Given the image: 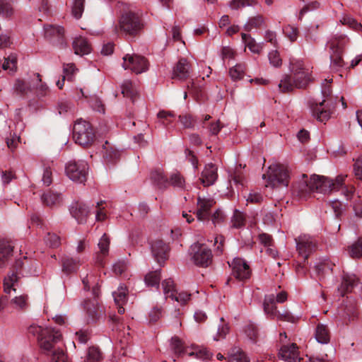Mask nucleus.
<instances>
[{
    "mask_svg": "<svg viewBox=\"0 0 362 362\" xmlns=\"http://www.w3.org/2000/svg\"><path fill=\"white\" fill-rule=\"evenodd\" d=\"M28 331L29 334L37 337L40 349L45 354L51 356L52 362H67L64 349L59 344L62 338L59 330L32 325Z\"/></svg>",
    "mask_w": 362,
    "mask_h": 362,
    "instance_id": "f257e3e1",
    "label": "nucleus"
},
{
    "mask_svg": "<svg viewBox=\"0 0 362 362\" xmlns=\"http://www.w3.org/2000/svg\"><path fill=\"white\" fill-rule=\"evenodd\" d=\"M342 177H338L335 181L324 176L313 175L310 177L303 174L293 184L292 194L300 199H305L311 192L317 191L321 193H329L333 187L341 184Z\"/></svg>",
    "mask_w": 362,
    "mask_h": 362,
    "instance_id": "f03ea898",
    "label": "nucleus"
},
{
    "mask_svg": "<svg viewBox=\"0 0 362 362\" xmlns=\"http://www.w3.org/2000/svg\"><path fill=\"white\" fill-rule=\"evenodd\" d=\"M312 69L310 64L300 59L290 60V70L293 74L285 75L281 80L279 88L282 92L292 91L295 88H305L312 81Z\"/></svg>",
    "mask_w": 362,
    "mask_h": 362,
    "instance_id": "7ed1b4c3",
    "label": "nucleus"
},
{
    "mask_svg": "<svg viewBox=\"0 0 362 362\" xmlns=\"http://www.w3.org/2000/svg\"><path fill=\"white\" fill-rule=\"evenodd\" d=\"M144 28L143 21L140 16L132 11H124L115 27L117 32L128 38H135L139 36Z\"/></svg>",
    "mask_w": 362,
    "mask_h": 362,
    "instance_id": "20e7f679",
    "label": "nucleus"
},
{
    "mask_svg": "<svg viewBox=\"0 0 362 362\" xmlns=\"http://www.w3.org/2000/svg\"><path fill=\"white\" fill-rule=\"evenodd\" d=\"M332 80L329 81L331 83ZM332 90L328 84V81L325 80L322 85V95L324 98L322 102H315L310 105L313 115L320 122L327 120L332 114L331 109L334 107V103L329 100L331 96Z\"/></svg>",
    "mask_w": 362,
    "mask_h": 362,
    "instance_id": "39448f33",
    "label": "nucleus"
},
{
    "mask_svg": "<svg viewBox=\"0 0 362 362\" xmlns=\"http://www.w3.org/2000/svg\"><path fill=\"white\" fill-rule=\"evenodd\" d=\"M267 186L272 187H288L290 175L287 168L281 164H272L269 167Z\"/></svg>",
    "mask_w": 362,
    "mask_h": 362,
    "instance_id": "423d86ee",
    "label": "nucleus"
},
{
    "mask_svg": "<svg viewBox=\"0 0 362 362\" xmlns=\"http://www.w3.org/2000/svg\"><path fill=\"white\" fill-rule=\"evenodd\" d=\"M94 133L90 124L82 119H77L73 128L75 142L81 146H88L94 139Z\"/></svg>",
    "mask_w": 362,
    "mask_h": 362,
    "instance_id": "0eeeda50",
    "label": "nucleus"
},
{
    "mask_svg": "<svg viewBox=\"0 0 362 362\" xmlns=\"http://www.w3.org/2000/svg\"><path fill=\"white\" fill-rule=\"evenodd\" d=\"M88 169V163L86 161H70L66 165L65 172L72 181L83 183L86 180Z\"/></svg>",
    "mask_w": 362,
    "mask_h": 362,
    "instance_id": "6e6552de",
    "label": "nucleus"
},
{
    "mask_svg": "<svg viewBox=\"0 0 362 362\" xmlns=\"http://www.w3.org/2000/svg\"><path fill=\"white\" fill-rule=\"evenodd\" d=\"M122 67L139 74L145 72L148 69V62L144 57L135 54H126L122 57Z\"/></svg>",
    "mask_w": 362,
    "mask_h": 362,
    "instance_id": "1a4fd4ad",
    "label": "nucleus"
},
{
    "mask_svg": "<svg viewBox=\"0 0 362 362\" xmlns=\"http://www.w3.org/2000/svg\"><path fill=\"white\" fill-rule=\"evenodd\" d=\"M296 243V250L304 261H306L308 257L317 249L316 240L309 235H301L295 239Z\"/></svg>",
    "mask_w": 362,
    "mask_h": 362,
    "instance_id": "9d476101",
    "label": "nucleus"
},
{
    "mask_svg": "<svg viewBox=\"0 0 362 362\" xmlns=\"http://www.w3.org/2000/svg\"><path fill=\"white\" fill-rule=\"evenodd\" d=\"M192 260L194 263L200 267H208L212 262V253L206 246L195 243L191 247Z\"/></svg>",
    "mask_w": 362,
    "mask_h": 362,
    "instance_id": "9b49d317",
    "label": "nucleus"
},
{
    "mask_svg": "<svg viewBox=\"0 0 362 362\" xmlns=\"http://www.w3.org/2000/svg\"><path fill=\"white\" fill-rule=\"evenodd\" d=\"M233 275L238 279L243 281L250 278L251 271L249 265L241 258H235L229 263Z\"/></svg>",
    "mask_w": 362,
    "mask_h": 362,
    "instance_id": "f8f14e48",
    "label": "nucleus"
},
{
    "mask_svg": "<svg viewBox=\"0 0 362 362\" xmlns=\"http://www.w3.org/2000/svg\"><path fill=\"white\" fill-rule=\"evenodd\" d=\"M84 312L86 321L88 324L96 322L104 315V311L95 300L85 301Z\"/></svg>",
    "mask_w": 362,
    "mask_h": 362,
    "instance_id": "ddd939ff",
    "label": "nucleus"
},
{
    "mask_svg": "<svg viewBox=\"0 0 362 362\" xmlns=\"http://www.w3.org/2000/svg\"><path fill=\"white\" fill-rule=\"evenodd\" d=\"M215 202L212 199L202 198L197 199V210L196 216L199 221H208L210 215V210Z\"/></svg>",
    "mask_w": 362,
    "mask_h": 362,
    "instance_id": "4468645a",
    "label": "nucleus"
},
{
    "mask_svg": "<svg viewBox=\"0 0 362 362\" xmlns=\"http://www.w3.org/2000/svg\"><path fill=\"white\" fill-rule=\"evenodd\" d=\"M45 37L52 41L57 45H64V28L61 26L47 25L45 26Z\"/></svg>",
    "mask_w": 362,
    "mask_h": 362,
    "instance_id": "2eb2a0df",
    "label": "nucleus"
},
{
    "mask_svg": "<svg viewBox=\"0 0 362 362\" xmlns=\"http://www.w3.org/2000/svg\"><path fill=\"white\" fill-rule=\"evenodd\" d=\"M279 356L287 362H300L301 358L296 344L282 346L279 350Z\"/></svg>",
    "mask_w": 362,
    "mask_h": 362,
    "instance_id": "dca6fc26",
    "label": "nucleus"
},
{
    "mask_svg": "<svg viewBox=\"0 0 362 362\" xmlns=\"http://www.w3.org/2000/svg\"><path fill=\"white\" fill-rule=\"evenodd\" d=\"M69 211L72 217H74L78 223H86L89 214V209L85 204L78 202H74L71 204Z\"/></svg>",
    "mask_w": 362,
    "mask_h": 362,
    "instance_id": "f3484780",
    "label": "nucleus"
},
{
    "mask_svg": "<svg viewBox=\"0 0 362 362\" xmlns=\"http://www.w3.org/2000/svg\"><path fill=\"white\" fill-rule=\"evenodd\" d=\"M189 64L186 59H179L173 70L172 78L183 81L189 76Z\"/></svg>",
    "mask_w": 362,
    "mask_h": 362,
    "instance_id": "a211bd4d",
    "label": "nucleus"
},
{
    "mask_svg": "<svg viewBox=\"0 0 362 362\" xmlns=\"http://www.w3.org/2000/svg\"><path fill=\"white\" fill-rule=\"evenodd\" d=\"M218 178L217 168L212 163L206 165L202 173L200 181L204 186H210L215 183Z\"/></svg>",
    "mask_w": 362,
    "mask_h": 362,
    "instance_id": "6ab92c4d",
    "label": "nucleus"
},
{
    "mask_svg": "<svg viewBox=\"0 0 362 362\" xmlns=\"http://www.w3.org/2000/svg\"><path fill=\"white\" fill-rule=\"evenodd\" d=\"M151 252L158 263L161 264L168 257V246L163 240H156L151 245Z\"/></svg>",
    "mask_w": 362,
    "mask_h": 362,
    "instance_id": "aec40b11",
    "label": "nucleus"
},
{
    "mask_svg": "<svg viewBox=\"0 0 362 362\" xmlns=\"http://www.w3.org/2000/svg\"><path fill=\"white\" fill-rule=\"evenodd\" d=\"M358 278L354 274H344L342 276V281L340 286L338 288V291L341 296H344L346 293L351 292L352 289L358 284Z\"/></svg>",
    "mask_w": 362,
    "mask_h": 362,
    "instance_id": "412c9836",
    "label": "nucleus"
},
{
    "mask_svg": "<svg viewBox=\"0 0 362 362\" xmlns=\"http://www.w3.org/2000/svg\"><path fill=\"white\" fill-rule=\"evenodd\" d=\"M115 303L117 307L118 313L123 314L124 308L123 305L127 300V288L124 285H120L116 291L112 293Z\"/></svg>",
    "mask_w": 362,
    "mask_h": 362,
    "instance_id": "4be33fe9",
    "label": "nucleus"
},
{
    "mask_svg": "<svg viewBox=\"0 0 362 362\" xmlns=\"http://www.w3.org/2000/svg\"><path fill=\"white\" fill-rule=\"evenodd\" d=\"M13 246L6 240H0V269L5 267L12 255Z\"/></svg>",
    "mask_w": 362,
    "mask_h": 362,
    "instance_id": "5701e85b",
    "label": "nucleus"
},
{
    "mask_svg": "<svg viewBox=\"0 0 362 362\" xmlns=\"http://www.w3.org/2000/svg\"><path fill=\"white\" fill-rule=\"evenodd\" d=\"M72 46L74 53L77 55L83 56L88 54L91 52L90 43L85 37L81 36L74 39Z\"/></svg>",
    "mask_w": 362,
    "mask_h": 362,
    "instance_id": "b1692460",
    "label": "nucleus"
},
{
    "mask_svg": "<svg viewBox=\"0 0 362 362\" xmlns=\"http://www.w3.org/2000/svg\"><path fill=\"white\" fill-rule=\"evenodd\" d=\"M329 47L333 54H342L349 43V39L344 35L333 37L329 41Z\"/></svg>",
    "mask_w": 362,
    "mask_h": 362,
    "instance_id": "393cba45",
    "label": "nucleus"
},
{
    "mask_svg": "<svg viewBox=\"0 0 362 362\" xmlns=\"http://www.w3.org/2000/svg\"><path fill=\"white\" fill-rule=\"evenodd\" d=\"M263 308L264 313L272 318H275L277 315L278 310H276L275 303V296L274 294L266 295L264 299Z\"/></svg>",
    "mask_w": 362,
    "mask_h": 362,
    "instance_id": "a878e982",
    "label": "nucleus"
},
{
    "mask_svg": "<svg viewBox=\"0 0 362 362\" xmlns=\"http://www.w3.org/2000/svg\"><path fill=\"white\" fill-rule=\"evenodd\" d=\"M98 246L100 251L97 256L96 262L102 265L103 258L108 255L109 252L110 240L106 234H103V235L101 237Z\"/></svg>",
    "mask_w": 362,
    "mask_h": 362,
    "instance_id": "bb28decb",
    "label": "nucleus"
},
{
    "mask_svg": "<svg viewBox=\"0 0 362 362\" xmlns=\"http://www.w3.org/2000/svg\"><path fill=\"white\" fill-rule=\"evenodd\" d=\"M42 202L48 206H58L62 201L61 194L49 191L44 193L41 197Z\"/></svg>",
    "mask_w": 362,
    "mask_h": 362,
    "instance_id": "cd10ccee",
    "label": "nucleus"
},
{
    "mask_svg": "<svg viewBox=\"0 0 362 362\" xmlns=\"http://www.w3.org/2000/svg\"><path fill=\"white\" fill-rule=\"evenodd\" d=\"M34 78L32 79V86L36 89V93L39 98L45 97L49 93L48 86L42 82L40 75L35 74Z\"/></svg>",
    "mask_w": 362,
    "mask_h": 362,
    "instance_id": "c85d7f7f",
    "label": "nucleus"
},
{
    "mask_svg": "<svg viewBox=\"0 0 362 362\" xmlns=\"http://www.w3.org/2000/svg\"><path fill=\"white\" fill-rule=\"evenodd\" d=\"M315 337L317 342L327 344L330 340L329 331L323 324H318L315 329Z\"/></svg>",
    "mask_w": 362,
    "mask_h": 362,
    "instance_id": "c756f323",
    "label": "nucleus"
},
{
    "mask_svg": "<svg viewBox=\"0 0 362 362\" xmlns=\"http://www.w3.org/2000/svg\"><path fill=\"white\" fill-rule=\"evenodd\" d=\"M81 264V260L79 258L74 259L67 257L62 261V269L67 274L72 273L76 272Z\"/></svg>",
    "mask_w": 362,
    "mask_h": 362,
    "instance_id": "7c9ffc66",
    "label": "nucleus"
},
{
    "mask_svg": "<svg viewBox=\"0 0 362 362\" xmlns=\"http://www.w3.org/2000/svg\"><path fill=\"white\" fill-rule=\"evenodd\" d=\"M151 178L160 188H165L168 186V179L160 169L152 171Z\"/></svg>",
    "mask_w": 362,
    "mask_h": 362,
    "instance_id": "2f4dec72",
    "label": "nucleus"
},
{
    "mask_svg": "<svg viewBox=\"0 0 362 362\" xmlns=\"http://www.w3.org/2000/svg\"><path fill=\"white\" fill-rule=\"evenodd\" d=\"M241 36L245 46L248 47L252 52L259 54L262 51L263 48L262 45L257 43L250 35L242 33Z\"/></svg>",
    "mask_w": 362,
    "mask_h": 362,
    "instance_id": "473e14b6",
    "label": "nucleus"
},
{
    "mask_svg": "<svg viewBox=\"0 0 362 362\" xmlns=\"http://www.w3.org/2000/svg\"><path fill=\"white\" fill-rule=\"evenodd\" d=\"M243 331L245 336L251 342H257L259 337V332L256 325L250 322L245 326Z\"/></svg>",
    "mask_w": 362,
    "mask_h": 362,
    "instance_id": "72a5a7b5",
    "label": "nucleus"
},
{
    "mask_svg": "<svg viewBox=\"0 0 362 362\" xmlns=\"http://www.w3.org/2000/svg\"><path fill=\"white\" fill-rule=\"evenodd\" d=\"M28 298L27 295L17 296L11 299V305L18 310H25L28 308Z\"/></svg>",
    "mask_w": 362,
    "mask_h": 362,
    "instance_id": "f704fd0d",
    "label": "nucleus"
},
{
    "mask_svg": "<svg viewBox=\"0 0 362 362\" xmlns=\"http://www.w3.org/2000/svg\"><path fill=\"white\" fill-rule=\"evenodd\" d=\"M13 90L18 95H25L32 90V81L28 83L18 78L15 81Z\"/></svg>",
    "mask_w": 362,
    "mask_h": 362,
    "instance_id": "c9c22d12",
    "label": "nucleus"
},
{
    "mask_svg": "<svg viewBox=\"0 0 362 362\" xmlns=\"http://www.w3.org/2000/svg\"><path fill=\"white\" fill-rule=\"evenodd\" d=\"M348 253L354 259L362 257V236L348 247Z\"/></svg>",
    "mask_w": 362,
    "mask_h": 362,
    "instance_id": "e433bc0d",
    "label": "nucleus"
},
{
    "mask_svg": "<svg viewBox=\"0 0 362 362\" xmlns=\"http://www.w3.org/2000/svg\"><path fill=\"white\" fill-rule=\"evenodd\" d=\"M221 323L218 325L216 334L214 337V341H219L225 339L226 335L229 333L230 327L227 322L225 321L223 317L220 318Z\"/></svg>",
    "mask_w": 362,
    "mask_h": 362,
    "instance_id": "4c0bfd02",
    "label": "nucleus"
},
{
    "mask_svg": "<svg viewBox=\"0 0 362 362\" xmlns=\"http://www.w3.org/2000/svg\"><path fill=\"white\" fill-rule=\"evenodd\" d=\"M107 146L104 147L105 152L103 157L108 163H113L119 159L120 153L118 150L115 149L112 146H109L107 142H106Z\"/></svg>",
    "mask_w": 362,
    "mask_h": 362,
    "instance_id": "58836bf2",
    "label": "nucleus"
},
{
    "mask_svg": "<svg viewBox=\"0 0 362 362\" xmlns=\"http://www.w3.org/2000/svg\"><path fill=\"white\" fill-rule=\"evenodd\" d=\"M18 279V275L15 272H12L5 277L4 287L6 293H10L11 290L16 291L14 286L17 284Z\"/></svg>",
    "mask_w": 362,
    "mask_h": 362,
    "instance_id": "ea45409f",
    "label": "nucleus"
},
{
    "mask_svg": "<svg viewBox=\"0 0 362 362\" xmlns=\"http://www.w3.org/2000/svg\"><path fill=\"white\" fill-rule=\"evenodd\" d=\"M339 177H343L341 184H340L337 187L336 186L335 187H333V189H332V190H330L329 192H331L333 191L341 190V193L344 195V197H346V199H351V197L354 194V188L353 187H348L347 186L344 185V180L346 176L339 175L336 177V179L334 181H335Z\"/></svg>",
    "mask_w": 362,
    "mask_h": 362,
    "instance_id": "a19ab883",
    "label": "nucleus"
},
{
    "mask_svg": "<svg viewBox=\"0 0 362 362\" xmlns=\"http://www.w3.org/2000/svg\"><path fill=\"white\" fill-rule=\"evenodd\" d=\"M162 288L165 299L174 298L176 292L175 284L171 279H165L162 282Z\"/></svg>",
    "mask_w": 362,
    "mask_h": 362,
    "instance_id": "79ce46f5",
    "label": "nucleus"
},
{
    "mask_svg": "<svg viewBox=\"0 0 362 362\" xmlns=\"http://www.w3.org/2000/svg\"><path fill=\"white\" fill-rule=\"evenodd\" d=\"M2 69L8 71L10 73H14L17 69V56L16 54H11L6 58L2 64Z\"/></svg>",
    "mask_w": 362,
    "mask_h": 362,
    "instance_id": "37998d69",
    "label": "nucleus"
},
{
    "mask_svg": "<svg viewBox=\"0 0 362 362\" xmlns=\"http://www.w3.org/2000/svg\"><path fill=\"white\" fill-rule=\"evenodd\" d=\"M170 347L175 353L176 357H179L185 353H189L187 350L184 347L181 340L177 337H174L171 339Z\"/></svg>",
    "mask_w": 362,
    "mask_h": 362,
    "instance_id": "c03bdc74",
    "label": "nucleus"
},
{
    "mask_svg": "<svg viewBox=\"0 0 362 362\" xmlns=\"http://www.w3.org/2000/svg\"><path fill=\"white\" fill-rule=\"evenodd\" d=\"M245 215L239 210L235 209L230 220L231 226L235 228H240L245 225Z\"/></svg>",
    "mask_w": 362,
    "mask_h": 362,
    "instance_id": "a18cd8bd",
    "label": "nucleus"
},
{
    "mask_svg": "<svg viewBox=\"0 0 362 362\" xmlns=\"http://www.w3.org/2000/svg\"><path fill=\"white\" fill-rule=\"evenodd\" d=\"M185 185V179L180 173L176 172L171 174L168 180V185H172L179 189H184Z\"/></svg>",
    "mask_w": 362,
    "mask_h": 362,
    "instance_id": "49530a36",
    "label": "nucleus"
},
{
    "mask_svg": "<svg viewBox=\"0 0 362 362\" xmlns=\"http://www.w3.org/2000/svg\"><path fill=\"white\" fill-rule=\"evenodd\" d=\"M264 24V18L262 16L258 15L255 17L250 18L244 25L246 31H250L252 28H257Z\"/></svg>",
    "mask_w": 362,
    "mask_h": 362,
    "instance_id": "de8ad7c7",
    "label": "nucleus"
},
{
    "mask_svg": "<svg viewBox=\"0 0 362 362\" xmlns=\"http://www.w3.org/2000/svg\"><path fill=\"white\" fill-rule=\"evenodd\" d=\"M146 284L148 286H158L160 280V270L149 272L145 276Z\"/></svg>",
    "mask_w": 362,
    "mask_h": 362,
    "instance_id": "09e8293b",
    "label": "nucleus"
},
{
    "mask_svg": "<svg viewBox=\"0 0 362 362\" xmlns=\"http://www.w3.org/2000/svg\"><path fill=\"white\" fill-rule=\"evenodd\" d=\"M245 64H238L230 69L229 74L233 80H240L243 78L245 74Z\"/></svg>",
    "mask_w": 362,
    "mask_h": 362,
    "instance_id": "8fccbe9b",
    "label": "nucleus"
},
{
    "mask_svg": "<svg viewBox=\"0 0 362 362\" xmlns=\"http://www.w3.org/2000/svg\"><path fill=\"white\" fill-rule=\"evenodd\" d=\"M122 93L124 97L134 99L136 95V91L133 87V85L130 81H124L122 85Z\"/></svg>",
    "mask_w": 362,
    "mask_h": 362,
    "instance_id": "3c124183",
    "label": "nucleus"
},
{
    "mask_svg": "<svg viewBox=\"0 0 362 362\" xmlns=\"http://www.w3.org/2000/svg\"><path fill=\"white\" fill-rule=\"evenodd\" d=\"M102 354L100 350L95 346L90 347L88 350L85 362H96L100 360Z\"/></svg>",
    "mask_w": 362,
    "mask_h": 362,
    "instance_id": "603ef678",
    "label": "nucleus"
},
{
    "mask_svg": "<svg viewBox=\"0 0 362 362\" xmlns=\"http://www.w3.org/2000/svg\"><path fill=\"white\" fill-rule=\"evenodd\" d=\"M257 0H232L229 6L234 10H238L245 6H250L256 4Z\"/></svg>",
    "mask_w": 362,
    "mask_h": 362,
    "instance_id": "864d4df0",
    "label": "nucleus"
},
{
    "mask_svg": "<svg viewBox=\"0 0 362 362\" xmlns=\"http://www.w3.org/2000/svg\"><path fill=\"white\" fill-rule=\"evenodd\" d=\"M84 1L85 0H74L71 12L73 16L76 19L82 16L84 9Z\"/></svg>",
    "mask_w": 362,
    "mask_h": 362,
    "instance_id": "5fc2aeb1",
    "label": "nucleus"
},
{
    "mask_svg": "<svg viewBox=\"0 0 362 362\" xmlns=\"http://www.w3.org/2000/svg\"><path fill=\"white\" fill-rule=\"evenodd\" d=\"M268 59L269 64L275 68H279L282 64V59L277 50H272L269 52L268 54Z\"/></svg>",
    "mask_w": 362,
    "mask_h": 362,
    "instance_id": "6e6d98bb",
    "label": "nucleus"
},
{
    "mask_svg": "<svg viewBox=\"0 0 362 362\" xmlns=\"http://www.w3.org/2000/svg\"><path fill=\"white\" fill-rule=\"evenodd\" d=\"M174 298H171L173 300L177 302L180 305H185L189 300L191 297V294L186 291H180L174 293Z\"/></svg>",
    "mask_w": 362,
    "mask_h": 362,
    "instance_id": "4d7b16f0",
    "label": "nucleus"
},
{
    "mask_svg": "<svg viewBox=\"0 0 362 362\" xmlns=\"http://www.w3.org/2000/svg\"><path fill=\"white\" fill-rule=\"evenodd\" d=\"M45 242L51 247H57L60 245V238L54 233H47L45 237Z\"/></svg>",
    "mask_w": 362,
    "mask_h": 362,
    "instance_id": "13d9d810",
    "label": "nucleus"
},
{
    "mask_svg": "<svg viewBox=\"0 0 362 362\" xmlns=\"http://www.w3.org/2000/svg\"><path fill=\"white\" fill-rule=\"evenodd\" d=\"M157 117L164 125H168L172 122V118L175 117V114L173 112L160 110L158 112Z\"/></svg>",
    "mask_w": 362,
    "mask_h": 362,
    "instance_id": "bf43d9fd",
    "label": "nucleus"
},
{
    "mask_svg": "<svg viewBox=\"0 0 362 362\" xmlns=\"http://www.w3.org/2000/svg\"><path fill=\"white\" fill-rule=\"evenodd\" d=\"M189 356H195L196 358L205 360L209 358L210 353L204 348L200 349L199 347L194 348V351L187 353Z\"/></svg>",
    "mask_w": 362,
    "mask_h": 362,
    "instance_id": "052dcab7",
    "label": "nucleus"
},
{
    "mask_svg": "<svg viewBox=\"0 0 362 362\" xmlns=\"http://www.w3.org/2000/svg\"><path fill=\"white\" fill-rule=\"evenodd\" d=\"M342 54H330L331 66L333 69L338 70L339 68L342 67L344 62L341 58Z\"/></svg>",
    "mask_w": 362,
    "mask_h": 362,
    "instance_id": "680f3d73",
    "label": "nucleus"
},
{
    "mask_svg": "<svg viewBox=\"0 0 362 362\" xmlns=\"http://www.w3.org/2000/svg\"><path fill=\"white\" fill-rule=\"evenodd\" d=\"M275 318L278 320L287 321L292 323L296 322L298 320V317L292 315L288 311H284L283 313H280L279 311Z\"/></svg>",
    "mask_w": 362,
    "mask_h": 362,
    "instance_id": "e2e57ef3",
    "label": "nucleus"
},
{
    "mask_svg": "<svg viewBox=\"0 0 362 362\" xmlns=\"http://www.w3.org/2000/svg\"><path fill=\"white\" fill-rule=\"evenodd\" d=\"M179 120L185 128L192 129L194 127L195 121L189 115H180Z\"/></svg>",
    "mask_w": 362,
    "mask_h": 362,
    "instance_id": "0e129e2a",
    "label": "nucleus"
},
{
    "mask_svg": "<svg viewBox=\"0 0 362 362\" xmlns=\"http://www.w3.org/2000/svg\"><path fill=\"white\" fill-rule=\"evenodd\" d=\"M340 21L342 24L347 25L355 30H358L362 28L360 23H358L355 19L349 16H343Z\"/></svg>",
    "mask_w": 362,
    "mask_h": 362,
    "instance_id": "69168bd1",
    "label": "nucleus"
},
{
    "mask_svg": "<svg viewBox=\"0 0 362 362\" xmlns=\"http://www.w3.org/2000/svg\"><path fill=\"white\" fill-rule=\"evenodd\" d=\"M90 337V332L88 329H81L76 332V340L81 344L86 343Z\"/></svg>",
    "mask_w": 362,
    "mask_h": 362,
    "instance_id": "338daca9",
    "label": "nucleus"
},
{
    "mask_svg": "<svg viewBox=\"0 0 362 362\" xmlns=\"http://www.w3.org/2000/svg\"><path fill=\"white\" fill-rule=\"evenodd\" d=\"M230 362H250V360L245 353L237 351L230 356Z\"/></svg>",
    "mask_w": 362,
    "mask_h": 362,
    "instance_id": "774afa93",
    "label": "nucleus"
}]
</instances>
